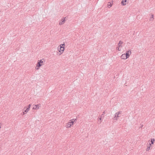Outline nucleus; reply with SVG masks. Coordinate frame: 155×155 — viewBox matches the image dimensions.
I'll list each match as a JSON object with an SVG mask.
<instances>
[{
	"label": "nucleus",
	"instance_id": "obj_14",
	"mask_svg": "<svg viewBox=\"0 0 155 155\" xmlns=\"http://www.w3.org/2000/svg\"><path fill=\"white\" fill-rule=\"evenodd\" d=\"M24 109H26V110H27V111H28L30 109V108H28V107H25L24 108Z\"/></svg>",
	"mask_w": 155,
	"mask_h": 155
},
{
	"label": "nucleus",
	"instance_id": "obj_8",
	"mask_svg": "<svg viewBox=\"0 0 155 155\" xmlns=\"http://www.w3.org/2000/svg\"><path fill=\"white\" fill-rule=\"evenodd\" d=\"M76 120V119H75V120H74L73 119L71 120H70V122H69V124H70V125H71V126L72 125H73V124L74 122Z\"/></svg>",
	"mask_w": 155,
	"mask_h": 155
},
{
	"label": "nucleus",
	"instance_id": "obj_1",
	"mask_svg": "<svg viewBox=\"0 0 155 155\" xmlns=\"http://www.w3.org/2000/svg\"><path fill=\"white\" fill-rule=\"evenodd\" d=\"M131 54V51L130 50L126 51V53L122 54L120 56L122 59L126 60L128 58Z\"/></svg>",
	"mask_w": 155,
	"mask_h": 155
},
{
	"label": "nucleus",
	"instance_id": "obj_2",
	"mask_svg": "<svg viewBox=\"0 0 155 155\" xmlns=\"http://www.w3.org/2000/svg\"><path fill=\"white\" fill-rule=\"evenodd\" d=\"M65 44L64 43L60 44L58 47V50L59 52V55L62 54L65 50Z\"/></svg>",
	"mask_w": 155,
	"mask_h": 155
},
{
	"label": "nucleus",
	"instance_id": "obj_5",
	"mask_svg": "<svg viewBox=\"0 0 155 155\" xmlns=\"http://www.w3.org/2000/svg\"><path fill=\"white\" fill-rule=\"evenodd\" d=\"M128 0H122L121 3L122 5L124 6L126 5L127 3Z\"/></svg>",
	"mask_w": 155,
	"mask_h": 155
},
{
	"label": "nucleus",
	"instance_id": "obj_16",
	"mask_svg": "<svg viewBox=\"0 0 155 155\" xmlns=\"http://www.w3.org/2000/svg\"><path fill=\"white\" fill-rule=\"evenodd\" d=\"M153 15H151V18H150L151 20H153Z\"/></svg>",
	"mask_w": 155,
	"mask_h": 155
},
{
	"label": "nucleus",
	"instance_id": "obj_19",
	"mask_svg": "<svg viewBox=\"0 0 155 155\" xmlns=\"http://www.w3.org/2000/svg\"><path fill=\"white\" fill-rule=\"evenodd\" d=\"M99 120H101V117L100 118H99Z\"/></svg>",
	"mask_w": 155,
	"mask_h": 155
},
{
	"label": "nucleus",
	"instance_id": "obj_10",
	"mask_svg": "<svg viewBox=\"0 0 155 155\" xmlns=\"http://www.w3.org/2000/svg\"><path fill=\"white\" fill-rule=\"evenodd\" d=\"M39 105L38 104L35 105L34 106L33 109H38L39 108Z\"/></svg>",
	"mask_w": 155,
	"mask_h": 155
},
{
	"label": "nucleus",
	"instance_id": "obj_3",
	"mask_svg": "<svg viewBox=\"0 0 155 155\" xmlns=\"http://www.w3.org/2000/svg\"><path fill=\"white\" fill-rule=\"evenodd\" d=\"M123 42L121 41H120L118 44V46L117 47V49L118 50V51H121L122 50V48L123 47Z\"/></svg>",
	"mask_w": 155,
	"mask_h": 155
},
{
	"label": "nucleus",
	"instance_id": "obj_4",
	"mask_svg": "<svg viewBox=\"0 0 155 155\" xmlns=\"http://www.w3.org/2000/svg\"><path fill=\"white\" fill-rule=\"evenodd\" d=\"M45 61V60L44 59L39 60L37 64V66L38 67H41L42 65H43Z\"/></svg>",
	"mask_w": 155,
	"mask_h": 155
},
{
	"label": "nucleus",
	"instance_id": "obj_21",
	"mask_svg": "<svg viewBox=\"0 0 155 155\" xmlns=\"http://www.w3.org/2000/svg\"><path fill=\"white\" fill-rule=\"evenodd\" d=\"M38 69H39V68H37V70H38Z\"/></svg>",
	"mask_w": 155,
	"mask_h": 155
},
{
	"label": "nucleus",
	"instance_id": "obj_17",
	"mask_svg": "<svg viewBox=\"0 0 155 155\" xmlns=\"http://www.w3.org/2000/svg\"><path fill=\"white\" fill-rule=\"evenodd\" d=\"M117 113H119V114H120L122 113V111H120L119 112H117Z\"/></svg>",
	"mask_w": 155,
	"mask_h": 155
},
{
	"label": "nucleus",
	"instance_id": "obj_9",
	"mask_svg": "<svg viewBox=\"0 0 155 155\" xmlns=\"http://www.w3.org/2000/svg\"><path fill=\"white\" fill-rule=\"evenodd\" d=\"M113 5V3H111L110 2H108L107 3V6L108 8H110Z\"/></svg>",
	"mask_w": 155,
	"mask_h": 155
},
{
	"label": "nucleus",
	"instance_id": "obj_15",
	"mask_svg": "<svg viewBox=\"0 0 155 155\" xmlns=\"http://www.w3.org/2000/svg\"><path fill=\"white\" fill-rule=\"evenodd\" d=\"M154 139H153V140L152 139H151V144H153V143H154Z\"/></svg>",
	"mask_w": 155,
	"mask_h": 155
},
{
	"label": "nucleus",
	"instance_id": "obj_13",
	"mask_svg": "<svg viewBox=\"0 0 155 155\" xmlns=\"http://www.w3.org/2000/svg\"><path fill=\"white\" fill-rule=\"evenodd\" d=\"M28 112V111H27V110H23V115L25 114H26Z\"/></svg>",
	"mask_w": 155,
	"mask_h": 155
},
{
	"label": "nucleus",
	"instance_id": "obj_20",
	"mask_svg": "<svg viewBox=\"0 0 155 155\" xmlns=\"http://www.w3.org/2000/svg\"><path fill=\"white\" fill-rule=\"evenodd\" d=\"M104 113H105V111H104V112H103V114H102V115H103V114H104Z\"/></svg>",
	"mask_w": 155,
	"mask_h": 155
},
{
	"label": "nucleus",
	"instance_id": "obj_7",
	"mask_svg": "<svg viewBox=\"0 0 155 155\" xmlns=\"http://www.w3.org/2000/svg\"><path fill=\"white\" fill-rule=\"evenodd\" d=\"M65 21V18H62L61 19V21L59 23L60 25H62L63 24H64Z\"/></svg>",
	"mask_w": 155,
	"mask_h": 155
},
{
	"label": "nucleus",
	"instance_id": "obj_6",
	"mask_svg": "<svg viewBox=\"0 0 155 155\" xmlns=\"http://www.w3.org/2000/svg\"><path fill=\"white\" fill-rule=\"evenodd\" d=\"M119 113H117V112L115 114V116L114 117L113 119L114 120H117V118L120 117V116H119Z\"/></svg>",
	"mask_w": 155,
	"mask_h": 155
},
{
	"label": "nucleus",
	"instance_id": "obj_12",
	"mask_svg": "<svg viewBox=\"0 0 155 155\" xmlns=\"http://www.w3.org/2000/svg\"><path fill=\"white\" fill-rule=\"evenodd\" d=\"M151 144L150 143L149 144L150 146H149L147 147V148L146 149L147 151H149L150 150Z\"/></svg>",
	"mask_w": 155,
	"mask_h": 155
},
{
	"label": "nucleus",
	"instance_id": "obj_18",
	"mask_svg": "<svg viewBox=\"0 0 155 155\" xmlns=\"http://www.w3.org/2000/svg\"><path fill=\"white\" fill-rule=\"evenodd\" d=\"M31 106V104H29L28 105V108H30Z\"/></svg>",
	"mask_w": 155,
	"mask_h": 155
},
{
	"label": "nucleus",
	"instance_id": "obj_11",
	"mask_svg": "<svg viewBox=\"0 0 155 155\" xmlns=\"http://www.w3.org/2000/svg\"><path fill=\"white\" fill-rule=\"evenodd\" d=\"M71 125H70V124H69V122H68V123H67L66 124V126H66V127H71Z\"/></svg>",
	"mask_w": 155,
	"mask_h": 155
}]
</instances>
